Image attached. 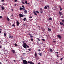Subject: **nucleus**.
Segmentation results:
<instances>
[{
	"label": "nucleus",
	"mask_w": 64,
	"mask_h": 64,
	"mask_svg": "<svg viewBox=\"0 0 64 64\" xmlns=\"http://www.w3.org/2000/svg\"><path fill=\"white\" fill-rule=\"evenodd\" d=\"M50 51L51 52H53V50H52V49H50Z\"/></svg>",
	"instance_id": "15"
},
{
	"label": "nucleus",
	"mask_w": 64,
	"mask_h": 64,
	"mask_svg": "<svg viewBox=\"0 0 64 64\" xmlns=\"http://www.w3.org/2000/svg\"><path fill=\"white\" fill-rule=\"evenodd\" d=\"M29 17L30 18V19H31V18H32V16H29Z\"/></svg>",
	"instance_id": "35"
},
{
	"label": "nucleus",
	"mask_w": 64,
	"mask_h": 64,
	"mask_svg": "<svg viewBox=\"0 0 64 64\" xmlns=\"http://www.w3.org/2000/svg\"><path fill=\"white\" fill-rule=\"evenodd\" d=\"M34 15H35L36 16H37V14L36 13V12H34Z\"/></svg>",
	"instance_id": "12"
},
{
	"label": "nucleus",
	"mask_w": 64,
	"mask_h": 64,
	"mask_svg": "<svg viewBox=\"0 0 64 64\" xmlns=\"http://www.w3.org/2000/svg\"><path fill=\"white\" fill-rule=\"evenodd\" d=\"M16 23L18 26H19V25H20V23H19L18 21Z\"/></svg>",
	"instance_id": "7"
},
{
	"label": "nucleus",
	"mask_w": 64,
	"mask_h": 64,
	"mask_svg": "<svg viewBox=\"0 0 64 64\" xmlns=\"http://www.w3.org/2000/svg\"><path fill=\"white\" fill-rule=\"evenodd\" d=\"M28 50L29 51H30H30H31V50H30V49H28Z\"/></svg>",
	"instance_id": "40"
},
{
	"label": "nucleus",
	"mask_w": 64,
	"mask_h": 64,
	"mask_svg": "<svg viewBox=\"0 0 64 64\" xmlns=\"http://www.w3.org/2000/svg\"><path fill=\"white\" fill-rule=\"evenodd\" d=\"M12 38V39H13V36H10L9 37V38Z\"/></svg>",
	"instance_id": "16"
},
{
	"label": "nucleus",
	"mask_w": 64,
	"mask_h": 64,
	"mask_svg": "<svg viewBox=\"0 0 64 64\" xmlns=\"http://www.w3.org/2000/svg\"><path fill=\"white\" fill-rule=\"evenodd\" d=\"M23 54H24V55H25V54H26L25 53H24Z\"/></svg>",
	"instance_id": "57"
},
{
	"label": "nucleus",
	"mask_w": 64,
	"mask_h": 64,
	"mask_svg": "<svg viewBox=\"0 0 64 64\" xmlns=\"http://www.w3.org/2000/svg\"><path fill=\"white\" fill-rule=\"evenodd\" d=\"M2 48V46H0V48Z\"/></svg>",
	"instance_id": "48"
},
{
	"label": "nucleus",
	"mask_w": 64,
	"mask_h": 64,
	"mask_svg": "<svg viewBox=\"0 0 64 64\" xmlns=\"http://www.w3.org/2000/svg\"><path fill=\"white\" fill-rule=\"evenodd\" d=\"M26 47L27 48H30V47H29V46L28 45H26Z\"/></svg>",
	"instance_id": "21"
},
{
	"label": "nucleus",
	"mask_w": 64,
	"mask_h": 64,
	"mask_svg": "<svg viewBox=\"0 0 64 64\" xmlns=\"http://www.w3.org/2000/svg\"><path fill=\"white\" fill-rule=\"evenodd\" d=\"M31 34H29V35H30V36H31Z\"/></svg>",
	"instance_id": "54"
},
{
	"label": "nucleus",
	"mask_w": 64,
	"mask_h": 64,
	"mask_svg": "<svg viewBox=\"0 0 64 64\" xmlns=\"http://www.w3.org/2000/svg\"><path fill=\"white\" fill-rule=\"evenodd\" d=\"M15 46H17L18 45L16 44H14Z\"/></svg>",
	"instance_id": "27"
},
{
	"label": "nucleus",
	"mask_w": 64,
	"mask_h": 64,
	"mask_svg": "<svg viewBox=\"0 0 64 64\" xmlns=\"http://www.w3.org/2000/svg\"><path fill=\"white\" fill-rule=\"evenodd\" d=\"M37 39L38 41H40V39L39 38H38Z\"/></svg>",
	"instance_id": "28"
},
{
	"label": "nucleus",
	"mask_w": 64,
	"mask_h": 64,
	"mask_svg": "<svg viewBox=\"0 0 64 64\" xmlns=\"http://www.w3.org/2000/svg\"><path fill=\"white\" fill-rule=\"evenodd\" d=\"M20 10H25V8H20Z\"/></svg>",
	"instance_id": "5"
},
{
	"label": "nucleus",
	"mask_w": 64,
	"mask_h": 64,
	"mask_svg": "<svg viewBox=\"0 0 64 64\" xmlns=\"http://www.w3.org/2000/svg\"><path fill=\"white\" fill-rule=\"evenodd\" d=\"M56 64H58V62H56Z\"/></svg>",
	"instance_id": "60"
},
{
	"label": "nucleus",
	"mask_w": 64,
	"mask_h": 64,
	"mask_svg": "<svg viewBox=\"0 0 64 64\" xmlns=\"http://www.w3.org/2000/svg\"><path fill=\"white\" fill-rule=\"evenodd\" d=\"M39 55L41 56H42V54L40 53Z\"/></svg>",
	"instance_id": "24"
},
{
	"label": "nucleus",
	"mask_w": 64,
	"mask_h": 64,
	"mask_svg": "<svg viewBox=\"0 0 64 64\" xmlns=\"http://www.w3.org/2000/svg\"><path fill=\"white\" fill-rule=\"evenodd\" d=\"M43 11L40 12L41 13H42V14L43 13Z\"/></svg>",
	"instance_id": "44"
},
{
	"label": "nucleus",
	"mask_w": 64,
	"mask_h": 64,
	"mask_svg": "<svg viewBox=\"0 0 64 64\" xmlns=\"http://www.w3.org/2000/svg\"><path fill=\"white\" fill-rule=\"evenodd\" d=\"M60 24L61 25H62V26H64V24L62 23V22H60Z\"/></svg>",
	"instance_id": "10"
},
{
	"label": "nucleus",
	"mask_w": 64,
	"mask_h": 64,
	"mask_svg": "<svg viewBox=\"0 0 64 64\" xmlns=\"http://www.w3.org/2000/svg\"><path fill=\"white\" fill-rule=\"evenodd\" d=\"M13 15L11 16L10 17V18L11 19H13Z\"/></svg>",
	"instance_id": "11"
},
{
	"label": "nucleus",
	"mask_w": 64,
	"mask_h": 64,
	"mask_svg": "<svg viewBox=\"0 0 64 64\" xmlns=\"http://www.w3.org/2000/svg\"><path fill=\"white\" fill-rule=\"evenodd\" d=\"M14 56H15V58H17V54H14Z\"/></svg>",
	"instance_id": "14"
},
{
	"label": "nucleus",
	"mask_w": 64,
	"mask_h": 64,
	"mask_svg": "<svg viewBox=\"0 0 64 64\" xmlns=\"http://www.w3.org/2000/svg\"><path fill=\"white\" fill-rule=\"evenodd\" d=\"M38 28H40V26H38Z\"/></svg>",
	"instance_id": "55"
},
{
	"label": "nucleus",
	"mask_w": 64,
	"mask_h": 64,
	"mask_svg": "<svg viewBox=\"0 0 64 64\" xmlns=\"http://www.w3.org/2000/svg\"><path fill=\"white\" fill-rule=\"evenodd\" d=\"M2 29H0V31H2Z\"/></svg>",
	"instance_id": "63"
},
{
	"label": "nucleus",
	"mask_w": 64,
	"mask_h": 64,
	"mask_svg": "<svg viewBox=\"0 0 64 64\" xmlns=\"http://www.w3.org/2000/svg\"><path fill=\"white\" fill-rule=\"evenodd\" d=\"M2 10H5V8H4V7H3L2 6Z\"/></svg>",
	"instance_id": "13"
},
{
	"label": "nucleus",
	"mask_w": 64,
	"mask_h": 64,
	"mask_svg": "<svg viewBox=\"0 0 64 64\" xmlns=\"http://www.w3.org/2000/svg\"><path fill=\"white\" fill-rule=\"evenodd\" d=\"M23 47L25 49H27V47H26V44L25 43H24V44Z\"/></svg>",
	"instance_id": "2"
},
{
	"label": "nucleus",
	"mask_w": 64,
	"mask_h": 64,
	"mask_svg": "<svg viewBox=\"0 0 64 64\" xmlns=\"http://www.w3.org/2000/svg\"><path fill=\"white\" fill-rule=\"evenodd\" d=\"M62 22L63 23H64V20H62Z\"/></svg>",
	"instance_id": "29"
},
{
	"label": "nucleus",
	"mask_w": 64,
	"mask_h": 64,
	"mask_svg": "<svg viewBox=\"0 0 64 64\" xmlns=\"http://www.w3.org/2000/svg\"><path fill=\"white\" fill-rule=\"evenodd\" d=\"M35 55L36 59V60H38V57L37 58V54L36 52H35Z\"/></svg>",
	"instance_id": "3"
},
{
	"label": "nucleus",
	"mask_w": 64,
	"mask_h": 64,
	"mask_svg": "<svg viewBox=\"0 0 64 64\" xmlns=\"http://www.w3.org/2000/svg\"><path fill=\"white\" fill-rule=\"evenodd\" d=\"M22 8H25V6H22Z\"/></svg>",
	"instance_id": "32"
},
{
	"label": "nucleus",
	"mask_w": 64,
	"mask_h": 64,
	"mask_svg": "<svg viewBox=\"0 0 64 64\" xmlns=\"http://www.w3.org/2000/svg\"><path fill=\"white\" fill-rule=\"evenodd\" d=\"M48 31H49V32H50V31H51V29H50V28H48Z\"/></svg>",
	"instance_id": "18"
},
{
	"label": "nucleus",
	"mask_w": 64,
	"mask_h": 64,
	"mask_svg": "<svg viewBox=\"0 0 64 64\" xmlns=\"http://www.w3.org/2000/svg\"><path fill=\"white\" fill-rule=\"evenodd\" d=\"M2 33V32L0 31V34H1Z\"/></svg>",
	"instance_id": "49"
},
{
	"label": "nucleus",
	"mask_w": 64,
	"mask_h": 64,
	"mask_svg": "<svg viewBox=\"0 0 64 64\" xmlns=\"http://www.w3.org/2000/svg\"><path fill=\"white\" fill-rule=\"evenodd\" d=\"M36 13H38V14H40V12H39L38 11H36Z\"/></svg>",
	"instance_id": "25"
},
{
	"label": "nucleus",
	"mask_w": 64,
	"mask_h": 64,
	"mask_svg": "<svg viewBox=\"0 0 64 64\" xmlns=\"http://www.w3.org/2000/svg\"><path fill=\"white\" fill-rule=\"evenodd\" d=\"M48 20H52V18H50L48 19Z\"/></svg>",
	"instance_id": "19"
},
{
	"label": "nucleus",
	"mask_w": 64,
	"mask_h": 64,
	"mask_svg": "<svg viewBox=\"0 0 64 64\" xmlns=\"http://www.w3.org/2000/svg\"><path fill=\"white\" fill-rule=\"evenodd\" d=\"M22 4H25V3H24V2H22Z\"/></svg>",
	"instance_id": "30"
},
{
	"label": "nucleus",
	"mask_w": 64,
	"mask_h": 64,
	"mask_svg": "<svg viewBox=\"0 0 64 64\" xmlns=\"http://www.w3.org/2000/svg\"><path fill=\"white\" fill-rule=\"evenodd\" d=\"M27 1H26L25 2V3L26 4H27Z\"/></svg>",
	"instance_id": "39"
},
{
	"label": "nucleus",
	"mask_w": 64,
	"mask_h": 64,
	"mask_svg": "<svg viewBox=\"0 0 64 64\" xmlns=\"http://www.w3.org/2000/svg\"><path fill=\"white\" fill-rule=\"evenodd\" d=\"M3 18L2 16H0V19H1V18Z\"/></svg>",
	"instance_id": "31"
},
{
	"label": "nucleus",
	"mask_w": 64,
	"mask_h": 64,
	"mask_svg": "<svg viewBox=\"0 0 64 64\" xmlns=\"http://www.w3.org/2000/svg\"><path fill=\"white\" fill-rule=\"evenodd\" d=\"M40 11H42V8H40Z\"/></svg>",
	"instance_id": "41"
},
{
	"label": "nucleus",
	"mask_w": 64,
	"mask_h": 64,
	"mask_svg": "<svg viewBox=\"0 0 64 64\" xmlns=\"http://www.w3.org/2000/svg\"><path fill=\"white\" fill-rule=\"evenodd\" d=\"M42 40L43 41H44V42L45 41V40L44 39H42Z\"/></svg>",
	"instance_id": "34"
},
{
	"label": "nucleus",
	"mask_w": 64,
	"mask_h": 64,
	"mask_svg": "<svg viewBox=\"0 0 64 64\" xmlns=\"http://www.w3.org/2000/svg\"><path fill=\"white\" fill-rule=\"evenodd\" d=\"M30 37H31V38H33V36H30Z\"/></svg>",
	"instance_id": "46"
},
{
	"label": "nucleus",
	"mask_w": 64,
	"mask_h": 64,
	"mask_svg": "<svg viewBox=\"0 0 64 64\" xmlns=\"http://www.w3.org/2000/svg\"><path fill=\"white\" fill-rule=\"evenodd\" d=\"M27 4H28L29 5V4H30V3H28Z\"/></svg>",
	"instance_id": "56"
},
{
	"label": "nucleus",
	"mask_w": 64,
	"mask_h": 64,
	"mask_svg": "<svg viewBox=\"0 0 64 64\" xmlns=\"http://www.w3.org/2000/svg\"><path fill=\"white\" fill-rule=\"evenodd\" d=\"M19 15L20 17L21 18H23V16H24V15L22 14H19Z\"/></svg>",
	"instance_id": "4"
},
{
	"label": "nucleus",
	"mask_w": 64,
	"mask_h": 64,
	"mask_svg": "<svg viewBox=\"0 0 64 64\" xmlns=\"http://www.w3.org/2000/svg\"><path fill=\"white\" fill-rule=\"evenodd\" d=\"M7 20L8 21H10V19H9L8 18H7Z\"/></svg>",
	"instance_id": "23"
},
{
	"label": "nucleus",
	"mask_w": 64,
	"mask_h": 64,
	"mask_svg": "<svg viewBox=\"0 0 64 64\" xmlns=\"http://www.w3.org/2000/svg\"><path fill=\"white\" fill-rule=\"evenodd\" d=\"M2 2H3L4 1V0H2Z\"/></svg>",
	"instance_id": "52"
},
{
	"label": "nucleus",
	"mask_w": 64,
	"mask_h": 64,
	"mask_svg": "<svg viewBox=\"0 0 64 64\" xmlns=\"http://www.w3.org/2000/svg\"><path fill=\"white\" fill-rule=\"evenodd\" d=\"M24 12L25 14H27V13H28L27 11V10H25L24 11Z\"/></svg>",
	"instance_id": "8"
},
{
	"label": "nucleus",
	"mask_w": 64,
	"mask_h": 64,
	"mask_svg": "<svg viewBox=\"0 0 64 64\" xmlns=\"http://www.w3.org/2000/svg\"><path fill=\"white\" fill-rule=\"evenodd\" d=\"M43 32H44V31H45V29H43Z\"/></svg>",
	"instance_id": "36"
},
{
	"label": "nucleus",
	"mask_w": 64,
	"mask_h": 64,
	"mask_svg": "<svg viewBox=\"0 0 64 64\" xmlns=\"http://www.w3.org/2000/svg\"><path fill=\"white\" fill-rule=\"evenodd\" d=\"M31 41H33V38H32L31 39Z\"/></svg>",
	"instance_id": "37"
},
{
	"label": "nucleus",
	"mask_w": 64,
	"mask_h": 64,
	"mask_svg": "<svg viewBox=\"0 0 64 64\" xmlns=\"http://www.w3.org/2000/svg\"><path fill=\"white\" fill-rule=\"evenodd\" d=\"M26 18H25L24 19H23V20L25 21H26Z\"/></svg>",
	"instance_id": "20"
},
{
	"label": "nucleus",
	"mask_w": 64,
	"mask_h": 64,
	"mask_svg": "<svg viewBox=\"0 0 64 64\" xmlns=\"http://www.w3.org/2000/svg\"><path fill=\"white\" fill-rule=\"evenodd\" d=\"M61 61H62L63 60V58H61L60 59Z\"/></svg>",
	"instance_id": "42"
},
{
	"label": "nucleus",
	"mask_w": 64,
	"mask_h": 64,
	"mask_svg": "<svg viewBox=\"0 0 64 64\" xmlns=\"http://www.w3.org/2000/svg\"><path fill=\"white\" fill-rule=\"evenodd\" d=\"M4 36H6V33H4Z\"/></svg>",
	"instance_id": "33"
},
{
	"label": "nucleus",
	"mask_w": 64,
	"mask_h": 64,
	"mask_svg": "<svg viewBox=\"0 0 64 64\" xmlns=\"http://www.w3.org/2000/svg\"><path fill=\"white\" fill-rule=\"evenodd\" d=\"M14 6H16V4H15V5H14Z\"/></svg>",
	"instance_id": "64"
},
{
	"label": "nucleus",
	"mask_w": 64,
	"mask_h": 64,
	"mask_svg": "<svg viewBox=\"0 0 64 64\" xmlns=\"http://www.w3.org/2000/svg\"><path fill=\"white\" fill-rule=\"evenodd\" d=\"M41 51V50L40 49L38 50L39 51Z\"/></svg>",
	"instance_id": "51"
},
{
	"label": "nucleus",
	"mask_w": 64,
	"mask_h": 64,
	"mask_svg": "<svg viewBox=\"0 0 64 64\" xmlns=\"http://www.w3.org/2000/svg\"><path fill=\"white\" fill-rule=\"evenodd\" d=\"M60 11H62V8L60 6Z\"/></svg>",
	"instance_id": "22"
},
{
	"label": "nucleus",
	"mask_w": 64,
	"mask_h": 64,
	"mask_svg": "<svg viewBox=\"0 0 64 64\" xmlns=\"http://www.w3.org/2000/svg\"><path fill=\"white\" fill-rule=\"evenodd\" d=\"M58 53H59V52H56V53H57V54H58Z\"/></svg>",
	"instance_id": "58"
},
{
	"label": "nucleus",
	"mask_w": 64,
	"mask_h": 64,
	"mask_svg": "<svg viewBox=\"0 0 64 64\" xmlns=\"http://www.w3.org/2000/svg\"><path fill=\"white\" fill-rule=\"evenodd\" d=\"M45 9L46 10L47 9V6H46L44 7Z\"/></svg>",
	"instance_id": "26"
},
{
	"label": "nucleus",
	"mask_w": 64,
	"mask_h": 64,
	"mask_svg": "<svg viewBox=\"0 0 64 64\" xmlns=\"http://www.w3.org/2000/svg\"><path fill=\"white\" fill-rule=\"evenodd\" d=\"M47 7H48V8H49V6H47Z\"/></svg>",
	"instance_id": "47"
},
{
	"label": "nucleus",
	"mask_w": 64,
	"mask_h": 64,
	"mask_svg": "<svg viewBox=\"0 0 64 64\" xmlns=\"http://www.w3.org/2000/svg\"><path fill=\"white\" fill-rule=\"evenodd\" d=\"M28 64H34V63H33L32 62H28L26 60H23V63L24 64H28Z\"/></svg>",
	"instance_id": "1"
},
{
	"label": "nucleus",
	"mask_w": 64,
	"mask_h": 64,
	"mask_svg": "<svg viewBox=\"0 0 64 64\" xmlns=\"http://www.w3.org/2000/svg\"><path fill=\"white\" fill-rule=\"evenodd\" d=\"M53 42L54 43H56V41H53Z\"/></svg>",
	"instance_id": "43"
},
{
	"label": "nucleus",
	"mask_w": 64,
	"mask_h": 64,
	"mask_svg": "<svg viewBox=\"0 0 64 64\" xmlns=\"http://www.w3.org/2000/svg\"><path fill=\"white\" fill-rule=\"evenodd\" d=\"M58 37L59 38V39H61V38H62V37H61V36L60 35H58Z\"/></svg>",
	"instance_id": "6"
},
{
	"label": "nucleus",
	"mask_w": 64,
	"mask_h": 64,
	"mask_svg": "<svg viewBox=\"0 0 64 64\" xmlns=\"http://www.w3.org/2000/svg\"><path fill=\"white\" fill-rule=\"evenodd\" d=\"M12 26H13L14 27H15V25H14V24H13L12 25Z\"/></svg>",
	"instance_id": "38"
},
{
	"label": "nucleus",
	"mask_w": 64,
	"mask_h": 64,
	"mask_svg": "<svg viewBox=\"0 0 64 64\" xmlns=\"http://www.w3.org/2000/svg\"><path fill=\"white\" fill-rule=\"evenodd\" d=\"M0 64H2V63L1 62H0Z\"/></svg>",
	"instance_id": "59"
},
{
	"label": "nucleus",
	"mask_w": 64,
	"mask_h": 64,
	"mask_svg": "<svg viewBox=\"0 0 64 64\" xmlns=\"http://www.w3.org/2000/svg\"><path fill=\"white\" fill-rule=\"evenodd\" d=\"M17 0H15V2H17Z\"/></svg>",
	"instance_id": "45"
},
{
	"label": "nucleus",
	"mask_w": 64,
	"mask_h": 64,
	"mask_svg": "<svg viewBox=\"0 0 64 64\" xmlns=\"http://www.w3.org/2000/svg\"><path fill=\"white\" fill-rule=\"evenodd\" d=\"M14 62H16V60H14Z\"/></svg>",
	"instance_id": "53"
},
{
	"label": "nucleus",
	"mask_w": 64,
	"mask_h": 64,
	"mask_svg": "<svg viewBox=\"0 0 64 64\" xmlns=\"http://www.w3.org/2000/svg\"><path fill=\"white\" fill-rule=\"evenodd\" d=\"M59 14L60 15H63V14L62 13V12H59Z\"/></svg>",
	"instance_id": "9"
},
{
	"label": "nucleus",
	"mask_w": 64,
	"mask_h": 64,
	"mask_svg": "<svg viewBox=\"0 0 64 64\" xmlns=\"http://www.w3.org/2000/svg\"><path fill=\"white\" fill-rule=\"evenodd\" d=\"M12 51L13 53H15V50H12Z\"/></svg>",
	"instance_id": "17"
},
{
	"label": "nucleus",
	"mask_w": 64,
	"mask_h": 64,
	"mask_svg": "<svg viewBox=\"0 0 64 64\" xmlns=\"http://www.w3.org/2000/svg\"><path fill=\"white\" fill-rule=\"evenodd\" d=\"M38 64H40V63H38Z\"/></svg>",
	"instance_id": "61"
},
{
	"label": "nucleus",
	"mask_w": 64,
	"mask_h": 64,
	"mask_svg": "<svg viewBox=\"0 0 64 64\" xmlns=\"http://www.w3.org/2000/svg\"><path fill=\"white\" fill-rule=\"evenodd\" d=\"M57 57H59V56H58V55H57Z\"/></svg>",
	"instance_id": "50"
},
{
	"label": "nucleus",
	"mask_w": 64,
	"mask_h": 64,
	"mask_svg": "<svg viewBox=\"0 0 64 64\" xmlns=\"http://www.w3.org/2000/svg\"><path fill=\"white\" fill-rule=\"evenodd\" d=\"M0 43H2V42H1V41H0Z\"/></svg>",
	"instance_id": "62"
}]
</instances>
